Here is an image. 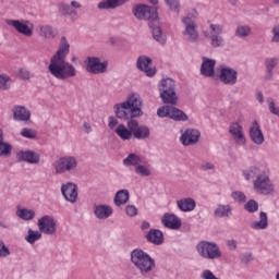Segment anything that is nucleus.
Segmentation results:
<instances>
[{
    "instance_id": "f257e3e1",
    "label": "nucleus",
    "mask_w": 279,
    "mask_h": 279,
    "mask_svg": "<svg viewBox=\"0 0 279 279\" xmlns=\"http://www.w3.org/2000/svg\"><path fill=\"white\" fill-rule=\"evenodd\" d=\"M114 114L118 119L128 121L126 125L133 132V136L137 141H146L151 136V131L147 125L138 124V117H143V98L138 93H131L126 96L125 101L113 106Z\"/></svg>"
},
{
    "instance_id": "f03ea898",
    "label": "nucleus",
    "mask_w": 279,
    "mask_h": 279,
    "mask_svg": "<svg viewBox=\"0 0 279 279\" xmlns=\"http://www.w3.org/2000/svg\"><path fill=\"white\" fill-rule=\"evenodd\" d=\"M69 53H71V44L66 36H62L59 41V47L50 58L48 65L50 75L60 82H66V80H71V77L77 75L75 65L66 61Z\"/></svg>"
},
{
    "instance_id": "7ed1b4c3",
    "label": "nucleus",
    "mask_w": 279,
    "mask_h": 279,
    "mask_svg": "<svg viewBox=\"0 0 279 279\" xmlns=\"http://www.w3.org/2000/svg\"><path fill=\"white\" fill-rule=\"evenodd\" d=\"M246 182H253V190L259 195H271L275 186L269 175V170L263 167L253 166L242 171Z\"/></svg>"
},
{
    "instance_id": "20e7f679",
    "label": "nucleus",
    "mask_w": 279,
    "mask_h": 279,
    "mask_svg": "<svg viewBox=\"0 0 279 279\" xmlns=\"http://www.w3.org/2000/svg\"><path fill=\"white\" fill-rule=\"evenodd\" d=\"M157 88L161 101L169 104L170 106H175L178 104V93H175L178 84L175 83V80L171 77L162 78L157 84Z\"/></svg>"
},
{
    "instance_id": "39448f33",
    "label": "nucleus",
    "mask_w": 279,
    "mask_h": 279,
    "mask_svg": "<svg viewBox=\"0 0 279 279\" xmlns=\"http://www.w3.org/2000/svg\"><path fill=\"white\" fill-rule=\"evenodd\" d=\"M131 263L140 270V274H149L156 267V260L141 248L131 252Z\"/></svg>"
},
{
    "instance_id": "423d86ee",
    "label": "nucleus",
    "mask_w": 279,
    "mask_h": 279,
    "mask_svg": "<svg viewBox=\"0 0 279 279\" xmlns=\"http://www.w3.org/2000/svg\"><path fill=\"white\" fill-rule=\"evenodd\" d=\"M52 167L57 175H64L66 173L73 175V173L77 172V167H80V160H77V157L73 155H64L57 158L52 162Z\"/></svg>"
},
{
    "instance_id": "0eeeda50",
    "label": "nucleus",
    "mask_w": 279,
    "mask_h": 279,
    "mask_svg": "<svg viewBox=\"0 0 279 279\" xmlns=\"http://www.w3.org/2000/svg\"><path fill=\"white\" fill-rule=\"evenodd\" d=\"M194 16H197V11L189 13L187 15L181 17V23L184 27L182 36L186 43H199V29L197 28V22H195Z\"/></svg>"
},
{
    "instance_id": "6e6552de",
    "label": "nucleus",
    "mask_w": 279,
    "mask_h": 279,
    "mask_svg": "<svg viewBox=\"0 0 279 279\" xmlns=\"http://www.w3.org/2000/svg\"><path fill=\"white\" fill-rule=\"evenodd\" d=\"M195 250L198 256H201V258H205L206 260H215L223 256V253H221V248L217 243L206 240L198 242Z\"/></svg>"
},
{
    "instance_id": "1a4fd4ad",
    "label": "nucleus",
    "mask_w": 279,
    "mask_h": 279,
    "mask_svg": "<svg viewBox=\"0 0 279 279\" xmlns=\"http://www.w3.org/2000/svg\"><path fill=\"white\" fill-rule=\"evenodd\" d=\"M209 34L210 35L205 33L204 36H206V38H209L210 46L214 49H219V47H226V39L223 38V36H221L223 34V25L210 24Z\"/></svg>"
},
{
    "instance_id": "9d476101",
    "label": "nucleus",
    "mask_w": 279,
    "mask_h": 279,
    "mask_svg": "<svg viewBox=\"0 0 279 279\" xmlns=\"http://www.w3.org/2000/svg\"><path fill=\"white\" fill-rule=\"evenodd\" d=\"M133 16L137 19V21H147L151 23L156 21L158 17V12L154 10V8L145 5V4H136L132 9Z\"/></svg>"
},
{
    "instance_id": "9b49d317",
    "label": "nucleus",
    "mask_w": 279,
    "mask_h": 279,
    "mask_svg": "<svg viewBox=\"0 0 279 279\" xmlns=\"http://www.w3.org/2000/svg\"><path fill=\"white\" fill-rule=\"evenodd\" d=\"M85 66L87 73L93 75H100L108 71V61H101L99 57H87L85 60Z\"/></svg>"
},
{
    "instance_id": "f8f14e48",
    "label": "nucleus",
    "mask_w": 279,
    "mask_h": 279,
    "mask_svg": "<svg viewBox=\"0 0 279 279\" xmlns=\"http://www.w3.org/2000/svg\"><path fill=\"white\" fill-rule=\"evenodd\" d=\"M218 77L225 86H234L239 82V72L234 68L221 65Z\"/></svg>"
},
{
    "instance_id": "ddd939ff",
    "label": "nucleus",
    "mask_w": 279,
    "mask_h": 279,
    "mask_svg": "<svg viewBox=\"0 0 279 279\" xmlns=\"http://www.w3.org/2000/svg\"><path fill=\"white\" fill-rule=\"evenodd\" d=\"M38 230L41 234L53 235L58 232V221L53 216L45 215L37 221Z\"/></svg>"
},
{
    "instance_id": "4468645a",
    "label": "nucleus",
    "mask_w": 279,
    "mask_h": 279,
    "mask_svg": "<svg viewBox=\"0 0 279 279\" xmlns=\"http://www.w3.org/2000/svg\"><path fill=\"white\" fill-rule=\"evenodd\" d=\"M7 25L14 27L19 34L32 38L34 36V24H31L29 21H19V20H5Z\"/></svg>"
},
{
    "instance_id": "2eb2a0df",
    "label": "nucleus",
    "mask_w": 279,
    "mask_h": 279,
    "mask_svg": "<svg viewBox=\"0 0 279 279\" xmlns=\"http://www.w3.org/2000/svg\"><path fill=\"white\" fill-rule=\"evenodd\" d=\"M229 134H231L235 145H240V147H245V145L247 144L245 131L243 130V125H241V123L232 122L229 125Z\"/></svg>"
},
{
    "instance_id": "dca6fc26",
    "label": "nucleus",
    "mask_w": 279,
    "mask_h": 279,
    "mask_svg": "<svg viewBox=\"0 0 279 279\" xmlns=\"http://www.w3.org/2000/svg\"><path fill=\"white\" fill-rule=\"evenodd\" d=\"M151 58L142 54L136 60V69L147 75V77H154L157 73L156 66L151 65Z\"/></svg>"
},
{
    "instance_id": "f3484780",
    "label": "nucleus",
    "mask_w": 279,
    "mask_h": 279,
    "mask_svg": "<svg viewBox=\"0 0 279 279\" xmlns=\"http://www.w3.org/2000/svg\"><path fill=\"white\" fill-rule=\"evenodd\" d=\"M199 136H202V133L197 129H186L182 131L180 143H182L184 147H189L198 143Z\"/></svg>"
},
{
    "instance_id": "a211bd4d",
    "label": "nucleus",
    "mask_w": 279,
    "mask_h": 279,
    "mask_svg": "<svg viewBox=\"0 0 279 279\" xmlns=\"http://www.w3.org/2000/svg\"><path fill=\"white\" fill-rule=\"evenodd\" d=\"M61 193L65 202H70V204H75V202H77V184L73 182H66L65 184H62Z\"/></svg>"
},
{
    "instance_id": "6ab92c4d",
    "label": "nucleus",
    "mask_w": 279,
    "mask_h": 279,
    "mask_svg": "<svg viewBox=\"0 0 279 279\" xmlns=\"http://www.w3.org/2000/svg\"><path fill=\"white\" fill-rule=\"evenodd\" d=\"M94 215L96 219H110L114 215V208L108 204L94 205Z\"/></svg>"
},
{
    "instance_id": "aec40b11",
    "label": "nucleus",
    "mask_w": 279,
    "mask_h": 279,
    "mask_svg": "<svg viewBox=\"0 0 279 279\" xmlns=\"http://www.w3.org/2000/svg\"><path fill=\"white\" fill-rule=\"evenodd\" d=\"M36 33L39 38H45L46 40H53V38L58 36V29L50 24H39L36 28Z\"/></svg>"
},
{
    "instance_id": "412c9836",
    "label": "nucleus",
    "mask_w": 279,
    "mask_h": 279,
    "mask_svg": "<svg viewBox=\"0 0 279 279\" xmlns=\"http://www.w3.org/2000/svg\"><path fill=\"white\" fill-rule=\"evenodd\" d=\"M161 222L165 228H169L170 230H180V228H182V219L175 214H165L161 218Z\"/></svg>"
},
{
    "instance_id": "4be33fe9",
    "label": "nucleus",
    "mask_w": 279,
    "mask_h": 279,
    "mask_svg": "<svg viewBox=\"0 0 279 279\" xmlns=\"http://www.w3.org/2000/svg\"><path fill=\"white\" fill-rule=\"evenodd\" d=\"M202 60L201 75H204V77H215V66L217 61L207 57H203Z\"/></svg>"
},
{
    "instance_id": "5701e85b",
    "label": "nucleus",
    "mask_w": 279,
    "mask_h": 279,
    "mask_svg": "<svg viewBox=\"0 0 279 279\" xmlns=\"http://www.w3.org/2000/svg\"><path fill=\"white\" fill-rule=\"evenodd\" d=\"M17 159L28 165H38L40 162V154L34 150H22L17 153Z\"/></svg>"
},
{
    "instance_id": "b1692460",
    "label": "nucleus",
    "mask_w": 279,
    "mask_h": 279,
    "mask_svg": "<svg viewBox=\"0 0 279 279\" xmlns=\"http://www.w3.org/2000/svg\"><path fill=\"white\" fill-rule=\"evenodd\" d=\"M148 26L153 29V38L160 45H165L167 43V36L162 34V28H160V20L155 19V21L148 23Z\"/></svg>"
},
{
    "instance_id": "393cba45",
    "label": "nucleus",
    "mask_w": 279,
    "mask_h": 279,
    "mask_svg": "<svg viewBox=\"0 0 279 279\" xmlns=\"http://www.w3.org/2000/svg\"><path fill=\"white\" fill-rule=\"evenodd\" d=\"M279 59L277 57H269L265 60L266 73L264 75V80L266 82H271L274 80V69L278 66Z\"/></svg>"
},
{
    "instance_id": "a878e982",
    "label": "nucleus",
    "mask_w": 279,
    "mask_h": 279,
    "mask_svg": "<svg viewBox=\"0 0 279 279\" xmlns=\"http://www.w3.org/2000/svg\"><path fill=\"white\" fill-rule=\"evenodd\" d=\"M232 210L230 204H218L214 210V217L217 219H230L232 217Z\"/></svg>"
},
{
    "instance_id": "bb28decb",
    "label": "nucleus",
    "mask_w": 279,
    "mask_h": 279,
    "mask_svg": "<svg viewBox=\"0 0 279 279\" xmlns=\"http://www.w3.org/2000/svg\"><path fill=\"white\" fill-rule=\"evenodd\" d=\"M197 206V203L195 199L191 197H184L179 201H177V207L181 213H193Z\"/></svg>"
},
{
    "instance_id": "cd10ccee",
    "label": "nucleus",
    "mask_w": 279,
    "mask_h": 279,
    "mask_svg": "<svg viewBox=\"0 0 279 279\" xmlns=\"http://www.w3.org/2000/svg\"><path fill=\"white\" fill-rule=\"evenodd\" d=\"M130 0H101L98 2V10H116V8H121V5H125Z\"/></svg>"
},
{
    "instance_id": "c85d7f7f",
    "label": "nucleus",
    "mask_w": 279,
    "mask_h": 279,
    "mask_svg": "<svg viewBox=\"0 0 279 279\" xmlns=\"http://www.w3.org/2000/svg\"><path fill=\"white\" fill-rule=\"evenodd\" d=\"M251 141L255 143V145H263L265 143V136L263 135V131L258 125V122H255L253 126L250 129Z\"/></svg>"
},
{
    "instance_id": "c756f323",
    "label": "nucleus",
    "mask_w": 279,
    "mask_h": 279,
    "mask_svg": "<svg viewBox=\"0 0 279 279\" xmlns=\"http://www.w3.org/2000/svg\"><path fill=\"white\" fill-rule=\"evenodd\" d=\"M32 113L23 106L13 107L14 121H29Z\"/></svg>"
},
{
    "instance_id": "7c9ffc66",
    "label": "nucleus",
    "mask_w": 279,
    "mask_h": 279,
    "mask_svg": "<svg viewBox=\"0 0 279 279\" xmlns=\"http://www.w3.org/2000/svg\"><path fill=\"white\" fill-rule=\"evenodd\" d=\"M146 240L154 245H162L165 235L162 234V231L153 229L146 234Z\"/></svg>"
},
{
    "instance_id": "2f4dec72",
    "label": "nucleus",
    "mask_w": 279,
    "mask_h": 279,
    "mask_svg": "<svg viewBox=\"0 0 279 279\" xmlns=\"http://www.w3.org/2000/svg\"><path fill=\"white\" fill-rule=\"evenodd\" d=\"M252 230H267L269 228V218H267V213L262 211L259 214V220L251 222Z\"/></svg>"
},
{
    "instance_id": "473e14b6",
    "label": "nucleus",
    "mask_w": 279,
    "mask_h": 279,
    "mask_svg": "<svg viewBox=\"0 0 279 279\" xmlns=\"http://www.w3.org/2000/svg\"><path fill=\"white\" fill-rule=\"evenodd\" d=\"M114 132L121 141H132L133 137V131L130 126H125L124 124H119L116 129Z\"/></svg>"
},
{
    "instance_id": "72a5a7b5",
    "label": "nucleus",
    "mask_w": 279,
    "mask_h": 279,
    "mask_svg": "<svg viewBox=\"0 0 279 279\" xmlns=\"http://www.w3.org/2000/svg\"><path fill=\"white\" fill-rule=\"evenodd\" d=\"M128 202H130V191L119 190L113 197L114 206H118V207L125 206Z\"/></svg>"
},
{
    "instance_id": "f704fd0d",
    "label": "nucleus",
    "mask_w": 279,
    "mask_h": 279,
    "mask_svg": "<svg viewBox=\"0 0 279 279\" xmlns=\"http://www.w3.org/2000/svg\"><path fill=\"white\" fill-rule=\"evenodd\" d=\"M170 119H172V121L184 122L189 121V116L178 107L172 106L170 109Z\"/></svg>"
},
{
    "instance_id": "c9c22d12",
    "label": "nucleus",
    "mask_w": 279,
    "mask_h": 279,
    "mask_svg": "<svg viewBox=\"0 0 279 279\" xmlns=\"http://www.w3.org/2000/svg\"><path fill=\"white\" fill-rule=\"evenodd\" d=\"M25 241L29 243V245H34L36 241H40L43 239V232L35 231L34 229H28L27 235H25Z\"/></svg>"
},
{
    "instance_id": "e433bc0d",
    "label": "nucleus",
    "mask_w": 279,
    "mask_h": 279,
    "mask_svg": "<svg viewBox=\"0 0 279 279\" xmlns=\"http://www.w3.org/2000/svg\"><path fill=\"white\" fill-rule=\"evenodd\" d=\"M142 162L141 156L136 154H130L126 158L123 159L124 167H137Z\"/></svg>"
},
{
    "instance_id": "4c0bfd02",
    "label": "nucleus",
    "mask_w": 279,
    "mask_h": 279,
    "mask_svg": "<svg viewBox=\"0 0 279 279\" xmlns=\"http://www.w3.org/2000/svg\"><path fill=\"white\" fill-rule=\"evenodd\" d=\"M16 215L20 219H23L24 221H32L34 217H36V211L34 209H17Z\"/></svg>"
},
{
    "instance_id": "58836bf2",
    "label": "nucleus",
    "mask_w": 279,
    "mask_h": 279,
    "mask_svg": "<svg viewBox=\"0 0 279 279\" xmlns=\"http://www.w3.org/2000/svg\"><path fill=\"white\" fill-rule=\"evenodd\" d=\"M12 154V145L3 141V131L0 130V157L10 156Z\"/></svg>"
},
{
    "instance_id": "ea45409f",
    "label": "nucleus",
    "mask_w": 279,
    "mask_h": 279,
    "mask_svg": "<svg viewBox=\"0 0 279 279\" xmlns=\"http://www.w3.org/2000/svg\"><path fill=\"white\" fill-rule=\"evenodd\" d=\"M12 88V77L8 74H0V90H10Z\"/></svg>"
},
{
    "instance_id": "a19ab883",
    "label": "nucleus",
    "mask_w": 279,
    "mask_h": 279,
    "mask_svg": "<svg viewBox=\"0 0 279 279\" xmlns=\"http://www.w3.org/2000/svg\"><path fill=\"white\" fill-rule=\"evenodd\" d=\"M167 8L170 12H174V14H180L182 10V5L180 4V0H163Z\"/></svg>"
},
{
    "instance_id": "79ce46f5",
    "label": "nucleus",
    "mask_w": 279,
    "mask_h": 279,
    "mask_svg": "<svg viewBox=\"0 0 279 279\" xmlns=\"http://www.w3.org/2000/svg\"><path fill=\"white\" fill-rule=\"evenodd\" d=\"M252 34V28L247 25H240L235 29V36L238 38H247Z\"/></svg>"
},
{
    "instance_id": "37998d69",
    "label": "nucleus",
    "mask_w": 279,
    "mask_h": 279,
    "mask_svg": "<svg viewBox=\"0 0 279 279\" xmlns=\"http://www.w3.org/2000/svg\"><path fill=\"white\" fill-rule=\"evenodd\" d=\"M230 196L235 204H244V202H247V195L241 191H232Z\"/></svg>"
},
{
    "instance_id": "c03bdc74",
    "label": "nucleus",
    "mask_w": 279,
    "mask_h": 279,
    "mask_svg": "<svg viewBox=\"0 0 279 279\" xmlns=\"http://www.w3.org/2000/svg\"><path fill=\"white\" fill-rule=\"evenodd\" d=\"M136 175H141V178H149L151 175V170L147 166L138 165L134 168Z\"/></svg>"
},
{
    "instance_id": "a18cd8bd",
    "label": "nucleus",
    "mask_w": 279,
    "mask_h": 279,
    "mask_svg": "<svg viewBox=\"0 0 279 279\" xmlns=\"http://www.w3.org/2000/svg\"><path fill=\"white\" fill-rule=\"evenodd\" d=\"M59 14L62 16H71L73 14V10H71V5L66 2H61L58 4Z\"/></svg>"
},
{
    "instance_id": "49530a36",
    "label": "nucleus",
    "mask_w": 279,
    "mask_h": 279,
    "mask_svg": "<svg viewBox=\"0 0 279 279\" xmlns=\"http://www.w3.org/2000/svg\"><path fill=\"white\" fill-rule=\"evenodd\" d=\"M171 107L169 105L166 106H161L157 109V117H159L160 119H165L168 117V119H170L171 116Z\"/></svg>"
},
{
    "instance_id": "de8ad7c7",
    "label": "nucleus",
    "mask_w": 279,
    "mask_h": 279,
    "mask_svg": "<svg viewBox=\"0 0 279 279\" xmlns=\"http://www.w3.org/2000/svg\"><path fill=\"white\" fill-rule=\"evenodd\" d=\"M244 210H246V213H258V202H256L255 199H250L245 205H244Z\"/></svg>"
},
{
    "instance_id": "09e8293b",
    "label": "nucleus",
    "mask_w": 279,
    "mask_h": 279,
    "mask_svg": "<svg viewBox=\"0 0 279 279\" xmlns=\"http://www.w3.org/2000/svg\"><path fill=\"white\" fill-rule=\"evenodd\" d=\"M12 252H10V248L5 245V242L3 240H0V258H8Z\"/></svg>"
},
{
    "instance_id": "8fccbe9b",
    "label": "nucleus",
    "mask_w": 279,
    "mask_h": 279,
    "mask_svg": "<svg viewBox=\"0 0 279 279\" xmlns=\"http://www.w3.org/2000/svg\"><path fill=\"white\" fill-rule=\"evenodd\" d=\"M21 136L24 138H36L37 133L33 129L25 128L21 131Z\"/></svg>"
},
{
    "instance_id": "3c124183",
    "label": "nucleus",
    "mask_w": 279,
    "mask_h": 279,
    "mask_svg": "<svg viewBox=\"0 0 279 279\" xmlns=\"http://www.w3.org/2000/svg\"><path fill=\"white\" fill-rule=\"evenodd\" d=\"M268 108L272 114H276L279 117V107H276V102H274V99L268 98L267 99Z\"/></svg>"
},
{
    "instance_id": "603ef678",
    "label": "nucleus",
    "mask_w": 279,
    "mask_h": 279,
    "mask_svg": "<svg viewBox=\"0 0 279 279\" xmlns=\"http://www.w3.org/2000/svg\"><path fill=\"white\" fill-rule=\"evenodd\" d=\"M125 214L128 217H136V215H138V208H136L134 205H128L125 207Z\"/></svg>"
},
{
    "instance_id": "864d4df0",
    "label": "nucleus",
    "mask_w": 279,
    "mask_h": 279,
    "mask_svg": "<svg viewBox=\"0 0 279 279\" xmlns=\"http://www.w3.org/2000/svg\"><path fill=\"white\" fill-rule=\"evenodd\" d=\"M202 171H213L215 169V163L210 161H203L201 163Z\"/></svg>"
},
{
    "instance_id": "5fc2aeb1",
    "label": "nucleus",
    "mask_w": 279,
    "mask_h": 279,
    "mask_svg": "<svg viewBox=\"0 0 279 279\" xmlns=\"http://www.w3.org/2000/svg\"><path fill=\"white\" fill-rule=\"evenodd\" d=\"M108 125L110 130H117V128H119V120L116 117H109Z\"/></svg>"
},
{
    "instance_id": "6e6d98bb",
    "label": "nucleus",
    "mask_w": 279,
    "mask_h": 279,
    "mask_svg": "<svg viewBox=\"0 0 279 279\" xmlns=\"http://www.w3.org/2000/svg\"><path fill=\"white\" fill-rule=\"evenodd\" d=\"M271 34V43H279V25L272 27Z\"/></svg>"
},
{
    "instance_id": "4d7b16f0",
    "label": "nucleus",
    "mask_w": 279,
    "mask_h": 279,
    "mask_svg": "<svg viewBox=\"0 0 279 279\" xmlns=\"http://www.w3.org/2000/svg\"><path fill=\"white\" fill-rule=\"evenodd\" d=\"M238 245H239V243L236 242V240H234V239L227 240V246L229 250L234 251V250H236Z\"/></svg>"
},
{
    "instance_id": "13d9d810",
    "label": "nucleus",
    "mask_w": 279,
    "mask_h": 279,
    "mask_svg": "<svg viewBox=\"0 0 279 279\" xmlns=\"http://www.w3.org/2000/svg\"><path fill=\"white\" fill-rule=\"evenodd\" d=\"M19 75H20L21 80H29V77H31L29 71H27L25 69H20Z\"/></svg>"
},
{
    "instance_id": "bf43d9fd",
    "label": "nucleus",
    "mask_w": 279,
    "mask_h": 279,
    "mask_svg": "<svg viewBox=\"0 0 279 279\" xmlns=\"http://www.w3.org/2000/svg\"><path fill=\"white\" fill-rule=\"evenodd\" d=\"M251 260H254V255H252V253H245L242 255L243 263H251Z\"/></svg>"
},
{
    "instance_id": "052dcab7",
    "label": "nucleus",
    "mask_w": 279,
    "mask_h": 279,
    "mask_svg": "<svg viewBox=\"0 0 279 279\" xmlns=\"http://www.w3.org/2000/svg\"><path fill=\"white\" fill-rule=\"evenodd\" d=\"M256 99H257V101H259V104H265V98L263 96V92L256 93Z\"/></svg>"
},
{
    "instance_id": "680f3d73",
    "label": "nucleus",
    "mask_w": 279,
    "mask_h": 279,
    "mask_svg": "<svg viewBox=\"0 0 279 279\" xmlns=\"http://www.w3.org/2000/svg\"><path fill=\"white\" fill-rule=\"evenodd\" d=\"M83 128H84L86 134H90V132H93V126H90V124H88L86 122L83 124Z\"/></svg>"
},
{
    "instance_id": "e2e57ef3",
    "label": "nucleus",
    "mask_w": 279,
    "mask_h": 279,
    "mask_svg": "<svg viewBox=\"0 0 279 279\" xmlns=\"http://www.w3.org/2000/svg\"><path fill=\"white\" fill-rule=\"evenodd\" d=\"M71 8H75L76 10H80L82 8V3H80L75 0H72L71 1Z\"/></svg>"
},
{
    "instance_id": "0e129e2a",
    "label": "nucleus",
    "mask_w": 279,
    "mask_h": 279,
    "mask_svg": "<svg viewBox=\"0 0 279 279\" xmlns=\"http://www.w3.org/2000/svg\"><path fill=\"white\" fill-rule=\"evenodd\" d=\"M150 228V225L148 221H143L142 222V230H149Z\"/></svg>"
},
{
    "instance_id": "69168bd1",
    "label": "nucleus",
    "mask_w": 279,
    "mask_h": 279,
    "mask_svg": "<svg viewBox=\"0 0 279 279\" xmlns=\"http://www.w3.org/2000/svg\"><path fill=\"white\" fill-rule=\"evenodd\" d=\"M108 45H117V38L116 37H109Z\"/></svg>"
},
{
    "instance_id": "338daca9",
    "label": "nucleus",
    "mask_w": 279,
    "mask_h": 279,
    "mask_svg": "<svg viewBox=\"0 0 279 279\" xmlns=\"http://www.w3.org/2000/svg\"><path fill=\"white\" fill-rule=\"evenodd\" d=\"M0 228H3V230H8V228H10V226H8L5 222L0 220Z\"/></svg>"
},
{
    "instance_id": "774afa93",
    "label": "nucleus",
    "mask_w": 279,
    "mask_h": 279,
    "mask_svg": "<svg viewBox=\"0 0 279 279\" xmlns=\"http://www.w3.org/2000/svg\"><path fill=\"white\" fill-rule=\"evenodd\" d=\"M239 0H228V2L230 3V5H236V2H238Z\"/></svg>"
}]
</instances>
